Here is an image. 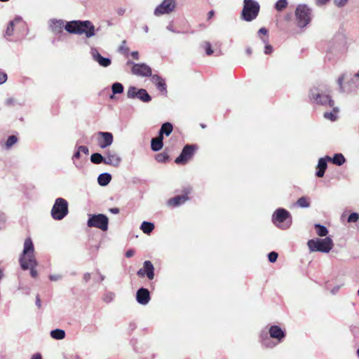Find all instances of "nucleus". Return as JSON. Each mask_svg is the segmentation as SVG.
Listing matches in <instances>:
<instances>
[{"mask_svg":"<svg viewBox=\"0 0 359 359\" xmlns=\"http://www.w3.org/2000/svg\"><path fill=\"white\" fill-rule=\"evenodd\" d=\"M309 100L314 104L329 106L333 107L331 112H339L338 107H334V102L328 94L326 93V86L320 84L314 86L309 90Z\"/></svg>","mask_w":359,"mask_h":359,"instance_id":"1","label":"nucleus"},{"mask_svg":"<svg viewBox=\"0 0 359 359\" xmlns=\"http://www.w3.org/2000/svg\"><path fill=\"white\" fill-rule=\"evenodd\" d=\"M65 30L70 34H83L87 38L95 35V28L90 20H73L67 22L65 26Z\"/></svg>","mask_w":359,"mask_h":359,"instance_id":"2","label":"nucleus"},{"mask_svg":"<svg viewBox=\"0 0 359 359\" xmlns=\"http://www.w3.org/2000/svg\"><path fill=\"white\" fill-rule=\"evenodd\" d=\"M271 220L273 224L281 230L288 229L292 223L290 212L283 208H278L274 211Z\"/></svg>","mask_w":359,"mask_h":359,"instance_id":"3","label":"nucleus"},{"mask_svg":"<svg viewBox=\"0 0 359 359\" xmlns=\"http://www.w3.org/2000/svg\"><path fill=\"white\" fill-rule=\"evenodd\" d=\"M297 26L305 28L311 21L312 10L306 4H299L295 9Z\"/></svg>","mask_w":359,"mask_h":359,"instance_id":"4","label":"nucleus"},{"mask_svg":"<svg viewBox=\"0 0 359 359\" xmlns=\"http://www.w3.org/2000/svg\"><path fill=\"white\" fill-rule=\"evenodd\" d=\"M333 241L331 238L310 239L307 245L311 252H329L333 247Z\"/></svg>","mask_w":359,"mask_h":359,"instance_id":"5","label":"nucleus"},{"mask_svg":"<svg viewBox=\"0 0 359 359\" xmlns=\"http://www.w3.org/2000/svg\"><path fill=\"white\" fill-rule=\"evenodd\" d=\"M259 4L255 0H244L243 8L241 12L243 20L250 22L255 20L259 12Z\"/></svg>","mask_w":359,"mask_h":359,"instance_id":"6","label":"nucleus"},{"mask_svg":"<svg viewBox=\"0 0 359 359\" xmlns=\"http://www.w3.org/2000/svg\"><path fill=\"white\" fill-rule=\"evenodd\" d=\"M69 213L68 202L63 198L55 199L51 209V216L55 220H62Z\"/></svg>","mask_w":359,"mask_h":359,"instance_id":"7","label":"nucleus"},{"mask_svg":"<svg viewBox=\"0 0 359 359\" xmlns=\"http://www.w3.org/2000/svg\"><path fill=\"white\" fill-rule=\"evenodd\" d=\"M34 252V246L32 239L30 238H26L24 243L22 253L19 258V264L22 270L26 271L29 268L27 261H29V257L32 256L35 257Z\"/></svg>","mask_w":359,"mask_h":359,"instance_id":"8","label":"nucleus"},{"mask_svg":"<svg viewBox=\"0 0 359 359\" xmlns=\"http://www.w3.org/2000/svg\"><path fill=\"white\" fill-rule=\"evenodd\" d=\"M87 225L88 227H96L105 231L108 229L109 219L104 214L89 215Z\"/></svg>","mask_w":359,"mask_h":359,"instance_id":"9","label":"nucleus"},{"mask_svg":"<svg viewBox=\"0 0 359 359\" xmlns=\"http://www.w3.org/2000/svg\"><path fill=\"white\" fill-rule=\"evenodd\" d=\"M198 149L196 144H186L182 148L180 154L175 158V163L178 165L186 164L194 155Z\"/></svg>","mask_w":359,"mask_h":359,"instance_id":"10","label":"nucleus"},{"mask_svg":"<svg viewBox=\"0 0 359 359\" xmlns=\"http://www.w3.org/2000/svg\"><path fill=\"white\" fill-rule=\"evenodd\" d=\"M127 65H132L131 73L133 75L141 77H151L153 76L151 68L146 63H135L128 60Z\"/></svg>","mask_w":359,"mask_h":359,"instance_id":"11","label":"nucleus"},{"mask_svg":"<svg viewBox=\"0 0 359 359\" xmlns=\"http://www.w3.org/2000/svg\"><path fill=\"white\" fill-rule=\"evenodd\" d=\"M344 79L345 74L341 75L337 79V84L339 85L341 92L349 93L359 88V78L356 77L355 74L345 85L343 83Z\"/></svg>","mask_w":359,"mask_h":359,"instance_id":"12","label":"nucleus"},{"mask_svg":"<svg viewBox=\"0 0 359 359\" xmlns=\"http://www.w3.org/2000/svg\"><path fill=\"white\" fill-rule=\"evenodd\" d=\"M127 97L130 99H138L143 102H149L151 100V95L144 88H138L135 86H130L127 90Z\"/></svg>","mask_w":359,"mask_h":359,"instance_id":"13","label":"nucleus"},{"mask_svg":"<svg viewBox=\"0 0 359 359\" xmlns=\"http://www.w3.org/2000/svg\"><path fill=\"white\" fill-rule=\"evenodd\" d=\"M175 0H163L156 8L154 9V14L156 16H161L162 15L170 14L175 11L176 8Z\"/></svg>","mask_w":359,"mask_h":359,"instance_id":"14","label":"nucleus"},{"mask_svg":"<svg viewBox=\"0 0 359 359\" xmlns=\"http://www.w3.org/2000/svg\"><path fill=\"white\" fill-rule=\"evenodd\" d=\"M137 275L141 278L147 276L149 280H153L155 274L154 266L151 262L149 260L144 261L142 268L137 271Z\"/></svg>","mask_w":359,"mask_h":359,"instance_id":"15","label":"nucleus"},{"mask_svg":"<svg viewBox=\"0 0 359 359\" xmlns=\"http://www.w3.org/2000/svg\"><path fill=\"white\" fill-rule=\"evenodd\" d=\"M184 192V193L182 195L175 196V197L170 198L168 201V205L172 207H177L184 204L189 199L188 195L191 192V188H185Z\"/></svg>","mask_w":359,"mask_h":359,"instance_id":"16","label":"nucleus"},{"mask_svg":"<svg viewBox=\"0 0 359 359\" xmlns=\"http://www.w3.org/2000/svg\"><path fill=\"white\" fill-rule=\"evenodd\" d=\"M97 144L102 149L109 147L114 140V137L110 132H98Z\"/></svg>","mask_w":359,"mask_h":359,"instance_id":"17","label":"nucleus"},{"mask_svg":"<svg viewBox=\"0 0 359 359\" xmlns=\"http://www.w3.org/2000/svg\"><path fill=\"white\" fill-rule=\"evenodd\" d=\"M91 56L95 62H97L100 66L102 67H107L111 65V60L109 57H103L99 53L96 48H91L90 49Z\"/></svg>","mask_w":359,"mask_h":359,"instance_id":"18","label":"nucleus"},{"mask_svg":"<svg viewBox=\"0 0 359 359\" xmlns=\"http://www.w3.org/2000/svg\"><path fill=\"white\" fill-rule=\"evenodd\" d=\"M135 299L138 304L147 305L151 299L149 290L143 287L139 288L136 292Z\"/></svg>","mask_w":359,"mask_h":359,"instance_id":"19","label":"nucleus"},{"mask_svg":"<svg viewBox=\"0 0 359 359\" xmlns=\"http://www.w3.org/2000/svg\"><path fill=\"white\" fill-rule=\"evenodd\" d=\"M268 334L280 343L285 339L286 333L280 326L273 325L269 327Z\"/></svg>","mask_w":359,"mask_h":359,"instance_id":"20","label":"nucleus"},{"mask_svg":"<svg viewBox=\"0 0 359 359\" xmlns=\"http://www.w3.org/2000/svg\"><path fill=\"white\" fill-rule=\"evenodd\" d=\"M106 165L117 168L121 163V158L114 151L107 150L105 152Z\"/></svg>","mask_w":359,"mask_h":359,"instance_id":"21","label":"nucleus"},{"mask_svg":"<svg viewBox=\"0 0 359 359\" xmlns=\"http://www.w3.org/2000/svg\"><path fill=\"white\" fill-rule=\"evenodd\" d=\"M327 162H330V156H325V157L320 158L317 165V170L316 176L318 177H323L325 175L327 168Z\"/></svg>","mask_w":359,"mask_h":359,"instance_id":"22","label":"nucleus"},{"mask_svg":"<svg viewBox=\"0 0 359 359\" xmlns=\"http://www.w3.org/2000/svg\"><path fill=\"white\" fill-rule=\"evenodd\" d=\"M25 103L22 99L11 97L5 100L4 105L12 109H19Z\"/></svg>","mask_w":359,"mask_h":359,"instance_id":"23","label":"nucleus"},{"mask_svg":"<svg viewBox=\"0 0 359 359\" xmlns=\"http://www.w3.org/2000/svg\"><path fill=\"white\" fill-rule=\"evenodd\" d=\"M151 81L156 85L157 89L163 94L167 93V86L165 80L158 74H154L151 79Z\"/></svg>","mask_w":359,"mask_h":359,"instance_id":"24","label":"nucleus"},{"mask_svg":"<svg viewBox=\"0 0 359 359\" xmlns=\"http://www.w3.org/2000/svg\"><path fill=\"white\" fill-rule=\"evenodd\" d=\"M65 26V22L62 20L50 19L49 20V27L55 34H60Z\"/></svg>","mask_w":359,"mask_h":359,"instance_id":"25","label":"nucleus"},{"mask_svg":"<svg viewBox=\"0 0 359 359\" xmlns=\"http://www.w3.org/2000/svg\"><path fill=\"white\" fill-rule=\"evenodd\" d=\"M16 24H21L23 27L25 26V22L22 21V18L20 16H18L15 18L13 20H11L9 22L6 30V36H11L13 34L14 32V27Z\"/></svg>","mask_w":359,"mask_h":359,"instance_id":"26","label":"nucleus"},{"mask_svg":"<svg viewBox=\"0 0 359 359\" xmlns=\"http://www.w3.org/2000/svg\"><path fill=\"white\" fill-rule=\"evenodd\" d=\"M260 341L263 346L266 348H273L276 346V343H274L271 340L270 336H269L266 331H262L259 335Z\"/></svg>","mask_w":359,"mask_h":359,"instance_id":"27","label":"nucleus"},{"mask_svg":"<svg viewBox=\"0 0 359 359\" xmlns=\"http://www.w3.org/2000/svg\"><path fill=\"white\" fill-rule=\"evenodd\" d=\"M173 130V126L170 122L163 123L161 128L158 131V135L160 137H163V135L169 136Z\"/></svg>","mask_w":359,"mask_h":359,"instance_id":"28","label":"nucleus"},{"mask_svg":"<svg viewBox=\"0 0 359 359\" xmlns=\"http://www.w3.org/2000/svg\"><path fill=\"white\" fill-rule=\"evenodd\" d=\"M163 147V137L158 135L156 138H152L151 140V149L153 151H158Z\"/></svg>","mask_w":359,"mask_h":359,"instance_id":"29","label":"nucleus"},{"mask_svg":"<svg viewBox=\"0 0 359 359\" xmlns=\"http://www.w3.org/2000/svg\"><path fill=\"white\" fill-rule=\"evenodd\" d=\"M27 263L29 266V268L28 269L30 270V275L32 278H36L38 276V272L36 270V267L38 266V262L35 257H29V261H27Z\"/></svg>","mask_w":359,"mask_h":359,"instance_id":"30","label":"nucleus"},{"mask_svg":"<svg viewBox=\"0 0 359 359\" xmlns=\"http://www.w3.org/2000/svg\"><path fill=\"white\" fill-rule=\"evenodd\" d=\"M111 180V175L109 172H103L98 175L97 183L102 187H105L109 184Z\"/></svg>","mask_w":359,"mask_h":359,"instance_id":"31","label":"nucleus"},{"mask_svg":"<svg viewBox=\"0 0 359 359\" xmlns=\"http://www.w3.org/2000/svg\"><path fill=\"white\" fill-rule=\"evenodd\" d=\"M330 162L336 165L341 166L346 162V158L342 154L337 153L332 157L330 156Z\"/></svg>","mask_w":359,"mask_h":359,"instance_id":"32","label":"nucleus"},{"mask_svg":"<svg viewBox=\"0 0 359 359\" xmlns=\"http://www.w3.org/2000/svg\"><path fill=\"white\" fill-rule=\"evenodd\" d=\"M154 224L150 222L144 221L140 226V229L146 234H150L154 229Z\"/></svg>","mask_w":359,"mask_h":359,"instance_id":"33","label":"nucleus"},{"mask_svg":"<svg viewBox=\"0 0 359 359\" xmlns=\"http://www.w3.org/2000/svg\"><path fill=\"white\" fill-rule=\"evenodd\" d=\"M50 337L57 340L63 339L65 337V331L62 329H55L50 331Z\"/></svg>","mask_w":359,"mask_h":359,"instance_id":"34","label":"nucleus"},{"mask_svg":"<svg viewBox=\"0 0 359 359\" xmlns=\"http://www.w3.org/2000/svg\"><path fill=\"white\" fill-rule=\"evenodd\" d=\"M90 161L94 164H106L105 157L97 152L91 154Z\"/></svg>","mask_w":359,"mask_h":359,"instance_id":"35","label":"nucleus"},{"mask_svg":"<svg viewBox=\"0 0 359 359\" xmlns=\"http://www.w3.org/2000/svg\"><path fill=\"white\" fill-rule=\"evenodd\" d=\"M314 229L316 231V233L321 237L326 236L328 233L327 228L322 224H314Z\"/></svg>","mask_w":359,"mask_h":359,"instance_id":"36","label":"nucleus"},{"mask_svg":"<svg viewBox=\"0 0 359 359\" xmlns=\"http://www.w3.org/2000/svg\"><path fill=\"white\" fill-rule=\"evenodd\" d=\"M262 41L265 43L264 46V53L266 55H270L272 53L273 48V46L270 44H269V37H261Z\"/></svg>","mask_w":359,"mask_h":359,"instance_id":"37","label":"nucleus"},{"mask_svg":"<svg viewBox=\"0 0 359 359\" xmlns=\"http://www.w3.org/2000/svg\"><path fill=\"white\" fill-rule=\"evenodd\" d=\"M123 86L119 82L114 83L111 86V90L113 94H121L123 92Z\"/></svg>","mask_w":359,"mask_h":359,"instance_id":"38","label":"nucleus"},{"mask_svg":"<svg viewBox=\"0 0 359 359\" xmlns=\"http://www.w3.org/2000/svg\"><path fill=\"white\" fill-rule=\"evenodd\" d=\"M287 0H278L274 6V8L278 11H281L287 6Z\"/></svg>","mask_w":359,"mask_h":359,"instance_id":"39","label":"nucleus"},{"mask_svg":"<svg viewBox=\"0 0 359 359\" xmlns=\"http://www.w3.org/2000/svg\"><path fill=\"white\" fill-rule=\"evenodd\" d=\"M297 204L301 208H309L310 206V203L309 199L306 196L300 197L297 201Z\"/></svg>","mask_w":359,"mask_h":359,"instance_id":"40","label":"nucleus"},{"mask_svg":"<svg viewBox=\"0 0 359 359\" xmlns=\"http://www.w3.org/2000/svg\"><path fill=\"white\" fill-rule=\"evenodd\" d=\"M169 158V155L165 152L158 154L155 156V159L159 163H165Z\"/></svg>","mask_w":359,"mask_h":359,"instance_id":"41","label":"nucleus"},{"mask_svg":"<svg viewBox=\"0 0 359 359\" xmlns=\"http://www.w3.org/2000/svg\"><path fill=\"white\" fill-rule=\"evenodd\" d=\"M18 142V137L15 135H10L8 136L7 141L6 142V148H10L16 144Z\"/></svg>","mask_w":359,"mask_h":359,"instance_id":"42","label":"nucleus"},{"mask_svg":"<svg viewBox=\"0 0 359 359\" xmlns=\"http://www.w3.org/2000/svg\"><path fill=\"white\" fill-rule=\"evenodd\" d=\"M359 219V213L356 212H351L347 219V222L348 223H355L357 222Z\"/></svg>","mask_w":359,"mask_h":359,"instance_id":"43","label":"nucleus"},{"mask_svg":"<svg viewBox=\"0 0 359 359\" xmlns=\"http://www.w3.org/2000/svg\"><path fill=\"white\" fill-rule=\"evenodd\" d=\"M115 294L112 292H107L103 296V301L106 303H110L114 300Z\"/></svg>","mask_w":359,"mask_h":359,"instance_id":"44","label":"nucleus"},{"mask_svg":"<svg viewBox=\"0 0 359 359\" xmlns=\"http://www.w3.org/2000/svg\"><path fill=\"white\" fill-rule=\"evenodd\" d=\"M278 254L275 251H272L268 254V259L271 263L276 262L278 259Z\"/></svg>","mask_w":359,"mask_h":359,"instance_id":"45","label":"nucleus"},{"mask_svg":"<svg viewBox=\"0 0 359 359\" xmlns=\"http://www.w3.org/2000/svg\"><path fill=\"white\" fill-rule=\"evenodd\" d=\"M323 116L325 119L330 120L331 121H335L338 119V114H323Z\"/></svg>","mask_w":359,"mask_h":359,"instance_id":"46","label":"nucleus"},{"mask_svg":"<svg viewBox=\"0 0 359 359\" xmlns=\"http://www.w3.org/2000/svg\"><path fill=\"white\" fill-rule=\"evenodd\" d=\"M204 44H205L204 48H205V53H206V54H207L208 55H212V54L213 53V50H212V47H211V44H210V42H208V41H205V42L204 43Z\"/></svg>","mask_w":359,"mask_h":359,"instance_id":"47","label":"nucleus"},{"mask_svg":"<svg viewBox=\"0 0 359 359\" xmlns=\"http://www.w3.org/2000/svg\"><path fill=\"white\" fill-rule=\"evenodd\" d=\"M48 278L51 281H57L62 278V276L59 274H50Z\"/></svg>","mask_w":359,"mask_h":359,"instance_id":"48","label":"nucleus"},{"mask_svg":"<svg viewBox=\"0 0 359 359\" xmlns=\"http://www.w3.org/2000/svg\"><path fill=\"white\" fill-rule=\"evenodd\" d=\"M8 76L5 72H0V84L4 83L7 81Z\"/></svg>","mask_w":359,"mask_h":359,"instance_id":"49","label":"nucleus"},{"mask_svg":"<svg viewBox=\"0 0 359 359\" xmlns=\"http://www.w3.org/2000/svg\"><path fill=\"white\" fill-rule=\"evenodd\" d=\"M347 1L348 0H334V4L338 7H343Z\"/></svg>","mask_w":359,"mask_h":359,"instance_id":"50","label":"nucleus"},{"mask_svg":"<svg viewBox=\"0 0 359 359\" xmlns=\"http://www.w3.org/2000/svg\"><path fill=\"white\" fill-rule=\"evenodd\" d=\"M77 148L79 149V150L81 152H82L86 155H88L89 154V149L86 146L81 145V146L77 147Z\"/></svg>","mask_w":359,"mask_h":359,"instance_id":"51","label":"nucleus"},{"mask_svg":"<svg viewBox=\"0 0 359 359\" xmlns=\"http://www.w3.org/2000/svg\"><path fill=\"white\" fill-rule=\"evenodd\" d=\"M137 328V325L135 323L131 322L128 326V334H131Z\"/></svg>","mask_w":359,"mask_h":359,"instance_id":"52","label":"nucleus"},{"mask_svg":"<svg viewBox=\"0 0 359 359\" xmlns=\"http://www.w3.org/2000/svg\"><path fill=\"white\" fill-rule=\"evenodd\" d=\"M76 151L74 152L72 156V160L74 161L76 159H79L81 157V151L76 147Z\"/></svg>","mask_w":359,"mask_h":359,"instance_id":"53","label":"nucleus"},{"mask_svg":"<svg viewBox=\"0 0 359 359\" xmlns=\"http://www.w3.org/2000/svg\"><path fill=\"white\" fill-rule=\"evenodd\" d=\"M135 255V250L133 249H129L126 252V257L127 258H130Z\"/></svg>","mask_w":359,"mask_h":359,"instance_id":"54","label":"nucleus"},{"mask_svg":"<svg viewBox=\"0 0 359 359\" xmlns=\"http://www.w3.org/2000/svg\"><path fill=\"white\" fill-rule=\"evenodd\" d=\"M166 29L170 31V32H172L173 33H180L179 31H177L174 29L173 27V25H172V23H170L167 27H166Z\"/></svg>","mask_w":359,"mask_h":359,"instance_id":"55","label":"nucleus"},{"mask_svg":"<svg viewBox=\"0 0 359 359\" xmlns=\"http://www.w3.org/2000/svg\"><path fill=\"white\" fill-rule=\"evenodd\" d=\"M36 306L40 309L41 307V299H40V297H39V294H37L36 297Z\"/></svg>","mask_w":359,"mask_h":359,"instance_id":"56","label":"nucleus"},{"mask_svg":"<svg viewBox=\"0 0 359 359\" xmlns=\"http://www.w3.org/2000/svg\"><path fill=\"white\" fill-rule=\"evenodd\" d=\"M267 33H268V30L265 27H262L258 31L259 34L266 35Z\"/></svg>","mask_w":359,"mask_h":359,"instance_id":"57","label":"nucleus"},{"mask_svg":"<svg viewBox=\"0 0 359 359\" xmlns=\"http://www.w3.org/2000/svg\"><path fill=\"white\" fill-rule=\"evenodd\" d=\"M130 55L134 58L135 60H139V53L138 51H132L130 53Z\"/></svg>","mask_w":359,"mask_h":359,"instance_id":"58","label":"nucleus"},{"mask_svg":"<svg viewBox=\"0 0 359 359\" xmlns=\"http://www.w3.org/2000/svg\"><path fill=\"white\" fill-rule=\"evenodd\" d=\"M90 273H85L84 275H83V280L87 283L90 280Z\"/></svg>","mask_w":359,"mask_h":359,"instance_id":"59","label":"nucleus"},{"mask_svg":"<svg viewBox=\"0 0 359 359\" xmlns=\"http://www.w3.org/2000/svg\"><path fill=\"white\" fill-rule=\"evenodd\" d=\"M109 212H111L112 214H118L119 213L120 210L118 208H111L109 209Z\"/></svg>","mask_w":359,"mask_h":359,"instance_id":"60","label":"nucleus"},{"mask_svg":"<svg viewBox=\"0 0 359 359\" xmlns=\"http://www.w3.org/2000/svg\"><path fill=\"white\" fill-rule=\"evenodd\" d=\"M31 359H42V356L41 353H36L32 356Z\"/></svg>","mask_w":359,"mask_h":359,"instance_id":"61","label":"nucleus"},{"mask_svg":"<svg viewBox=\"0 0 359 359\" xmlns=\"http://www.w3.org/2000/svg\"><path fill=\"white\" fill-rule=\"evenodd\" d=\"M125 12H126V10L123 8H118L117 9V13L118 15H123L125 13Z\"/></svg>","mask_w":359,"mask_h":359,"instance_id":"62","label":"nucleus"},{"mask_svg":"<svg viewBox=\"0 0 359 359\" xmlns=\"http://www.w3.org/2000/svg\"><path fill=\"white\" fill-rule=\"evenodd\" d=\"M22 292L25 294H29L30 293V288L29 287H22Z\"/></svg>","mask_w":359,"mask_h":359,"instance_id":"63","label":"nucleus"},{"mask_svg":"<svg viewBox=\"0 0 359 359\" xmlns=\"http://www.w3.org/2000/svg\"><path fill=\"white\" fill-rule=\"evenodd\" d=\"M330 0H316L317 5L322 6L325 4Z\"/></svg>","mask_w":359,"mask_h":359,"instance_id":"64","label":"nucleus"}]
</instances>
